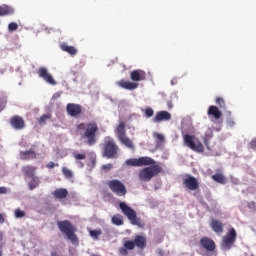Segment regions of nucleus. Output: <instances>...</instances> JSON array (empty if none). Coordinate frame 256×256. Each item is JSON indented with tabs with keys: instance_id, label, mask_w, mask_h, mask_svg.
<instances>
[{
	"instance_id": "obj_1",
	"label": "nucleus",
	"mask_w": 256,
	"mask_h": 256,
	"mask_svg": "<svg viewBox=\"0 0 256 256\" xmlns=\"http://www.w3.org/2000/svg\"><path fill=\"white\" fill-rule=\"evenodd\" d=\"M77 131L81 135V139H86L89 147L97 143V133L99 132V126L97 122L80 123L76 126Z\"/></svg>"
},
{
	"instance_id": "obj_2",
	"label": "nucleus",
	"mask_w": 256,
	"mask_h": 256,
	"mask_svg": "<svg viewBox=\"0 0 256 256\" xmlns=\"http://www.w3.org/2000/svg\"><path fill=\"white\" fill-rule=\"evenodd\" d=\"M59 231L66 235L67 239L71 241L72 245H79V238L77 237V227L69 220L57 221Z\"/></svg>"
},
{
	"instance_id": "obj_3",
	"label": "nucleus",
	"mask_w": 256,
	"mask_h": 256,
	"mask_svg": "<svg viewBox=\"0 0 256 256\" xmlns=\"http://www.w3.org/2000/svg\"><path fill=\"white\" fill-rule=\"evenodd\" d=\"M135 247H138V249H145V247H147V238H145V236L137 235L134 240L125 241L123 247L118 249V253L119 255L127 256L129 255V251H133Z\"/></svg>"
},
{
	"instance_id": "obj_4",
	"label": "nucleus",
	"mask_w": 256,
	"mask_h": 256,
	"mask_svg": "<svg viewBox=\"0 0 256 256\" xmlns=\"http://www.w3.org/2000/svg\"><path fill=\"white\" fill-rule=\"evenodd\" d=\"M119 151V145H117L115 139L110 136L104 138L102 156L106 157V159H117L119 157Z\"/></svg>"
},
{
	"instance_id": "obj_5",
	"label": "nucleus",
	"mask_w": 256,
	"mask_h": 256,
	"mask_svg": "<svg viewBox=\"0 0 256 256\" xmlns=\"http://www.w3.org/2000/svg\"><path fill=\"white\" fill-rule=\"evenodd\" d=\"M119 207L123 215L130 221L131 225H136L139 229H145V222H143L140 217H137V212L133 208L125 202H120Z\"/></svg>"
},
{
	"instance_id": "obj_6",
	"label": "nucleus",
	"mask_w": 256,
	"mask_h": 256,
	"mask_svg": "<svg viewBox=\"0 0 256 256\" xmlns=\"http://www.w3.org/2000/svg\"><path fill=\"white\" fill-rule=\"evenodd\" d=\"M159 173H163L161 165H152L141 169L138 173V179L144 183L151 181L153 177H157Z\"/></svg>"
},
{
	"instance_id": "obj_7",
	"label": "nucleus",
	"mask_w": 256,
	"mask_h": 256,
	"mask_svg": "<svg viewBox=\"0 0 256 256\" xmlns=\"http://www.w3.org/2000/svg\"><path fill=\"white\" fill-rule=\"evenodd\" d=\"M115 133L117 135V139L120 141L122 145H124V147H127V149H135V144L129 137H127L125 122H120L118 124V126L115 129Z\"/></svg>"
},
{
	"instance_id": "obj_8",
	"label": "nucleus",
	"mask_w": 256,
	"mask_h": 256,
	"mask_svg": "<svg viewBox=\"0 0 256 256\" xmlns=\"http://www.w3.org/2000/svg\"><path fill=\"white\" fill-rule=\"evenodd\" d=\"M184 145L191 149V151H195V153H204L205 146L201 143L197 137L190 134H183Z\"/></svg>"
},
{
	"instance_id": "obj_9",
	"label": "nucleus",
	"mask_w": 256,
	"mask_h": 256,
	"mask_svg": "<svg viewBox=\"0 0 256 256\" xmlns=\"http://www.w3.org/2000/svg\"><path fill=\"white\" fill-rule=\"evenodd\" d=\"M125 163L128 167H149V165L153 167V165H159L153 158L149 156H142L140 158H130L126 160Z\"/></svg>"
},
{
	"instance_id": "obj_10",
	"label": "nucleus",
	"mask_w": 256,
	"mask_h": 256,
	"mask_svg": "<svg viewBox=\"0 0 256 256\" xmlns=\"http://www.w3.org/2000/svg\"><path fill=\"white\" fill-rule=\"evenodd\" d=\"M107 186L109 187L110 191L115 193V195L118 197H125L127 195V188L125 187V184L121 182V180H110L107 182Z\"/></svg>"
},
{
	"instance_id": "obj_11",
	"label": "nucleus",
	"mask_w": 256,
	"mask_h": 256,
	"mask_svg": "<svg viewBox=\"0 0 256 256\" xmlns=\"http://www.w3.org/2000/svg\"><path fill=\"white\" fill-rule=\"evenodd\" d=\"M237 241V231L235 228H230L227 234L222 239L221 247L224 251H229L233 247V243Z\"/></svg>"
},
{
	"instance_id": "obj_12",
	"label": "nucleus",
	"mask_w": 256,
	"mask_h": 256,
	"mask_svg": "<svg viewBox=\"0 0 256 256\" xmlns=\"http://www.w3.org/2000/svg\"><path fill=\"white\" fill-rule=\"evenodd\" d=\"M37 75L49 85H57V81H55V79L53 78V75L49 73V70H47V68L40 67L37 71Z\"/></svg>"
},
{
	"instance_id": "obj_13",
	"label": "nucleus",
	"mask_w": 256,
	"mask_h": 256,
	"mask_svg": "<svg viewBox=\"0 0 256 256\" xmlns=\"http://www.w3.org/2000/svg\"><path fill=\"white\" fill-rule=\"evenodd\" d=\"M10 125L16 131L25 129V119L19 115L12 116L10 118Z\"/></svg>"
},
{
	"instance_id": "obj_14",
	"label": "nucleus",
	"mask_w": 256,
	"mask_h": 256,
	"mask_svg": "<svg viewBox=\"0 0 256 256\" xmlns=\"http://www.w3.org/2000/svg\"><path fill=\"white\" fill-rule=\"evenodd\" d=\"M183 185L189 191H197L199 189V181L194 176L188 175L187 178L183 179Z\"/></svg>"
},
{
	"instance_id": "obj_15",
	"label": "nucleus",
	"mask_w": 256,
	"mask_h": 256,
	"mask_svg": "<svg viewBox=\"0 0 256 256\" xmlns=\"http://www.w3.org/2000/svg\"><path fill=\"white\" fill-rule=\"evenodd\" d=\"M131 81L134 83H139V81H145L147 79V73L144 70L136 69L130 73Z\"/></svg>"
},
{
	"instance_id": "obj_16",
	"label": "nucleus",
	"mask_w": 256,
	"mask_h": 256,
	"mask_svg": "<svg viewBox=\"0 0 256 256\" xmlns=\"http://www.w3.org/2000/svg\"><path fill=\"white\" fill-rule=\"evenodd\" d=\"M66 111L70 117H77L78 115H81L83 113V108L79 104H67Z\"/></svg>"
},
{
	"instance_id": "obj_17",
	"label": "nucleus",
	"mask_w": 256,
	"mask_h": 256,
	"mask_svg": "<svg viewBox=\"0 0 256 256\" xmlns=\"http://www.w3.org/2000/svg\"><path fill=\"white\" fill-rule=\"evenodd\" d=\"M200 245L205 249L206 251H215V241L211 238L202 237L200 239Z\"/></svg>"
},
{
	"instance_id": "obj_18",
	"label": "nucleus",
	"mask_w": 256,
	"mask_h": 256,
	"mask_svg": "<svg viewBox=\"0 0 256 256\" xmlns=\"http://www.w3.org/2000/svg\"><path fill=\"white\" fill-rule=\"evenodd\" d=\"M118 87H121L122 89H126L128 91H134V89H137L139 87V83L137 82H129L125 80H120L117 82Z\"/></svg>"
},
{
	"instance_id": "obj_19",
	"label": "nucleus",
	"mask_w": 256,
	"mask_h": 256,
	"mask_svg": "<svg viewBox=\"0 0 256 256\" xmlns=\"http://www.w3.org/2000/svg\"><path fill=\"white\" fill-rule=\"evenodd\" d=\"M171 113L167 111H159L156 113L153 121L154 123H161L162 121H170Z\"/></svg>"
},
{
	"instance_id": "obj_20",
	"label": "nucleus",
	"mask_w": 256,
	"mask_h": 256,
	"mask_svg": "<svg viewBox=\"0 0 256 256\" xmlns=\"http://www.w3.org/2000/svg\"><path fill=\"white\" fill-rule=\"evenodd\" d=\"M20 159L22 161H31L33 159H37V152L34 150H26L20 152Z\"/></svg>"
},
{
	"instance_id": "obj_21",
	"label": "nucleus",
	"mask_w": 256,
	"mask_h": 256,
	"mask_svg": "<svg viewBox=\"0 0 256 256\" xmlns=\"http://www.w3.org/2000/svg\"><path fill=\"white\" fill-rule=\"evenodd\" d=\"M208 117H213L216 120L221 119L223 117V113L217 106H210L207 111Z\"/></svg>"
},
{
	"instance_id": "obj_22",
	"label": "nucleus",
	"mask_w": 256,
	"mask_h": 256,
	"mask_svg": "<svg viewBox=\"0 0 256 256\" xmlns=\"http://www.w3.org/2000/svg\"><path fill=\"white\" fill-rule=\"evenodd\" d=\"M213 139V130L208 128L203 136V142L208 151H211V145H209V140Z\"/></svg>"
},
{
	"instance_id": "obj_23",
	"label": "nucleus",
	"mask_w": 256,
	"mask_h": 256,
	"mask_svg": "<svg viewBox=\"0 0 256 256\" xmlns=\"http://www.w3.org/2000/svg\"><path fill=\"white\" fill-rule=\"evenodd\" d=\"M36 171H37V167H35V166L26 165V166L22 167V173H24V175L26 177H28L29 179H31V177L35 176Z\"/></svg>"
},
{
	"instance_id": "obj_24",
	"label": "nucleus",
	"mask_w": 256,
	"mask_h": 256,
	"mask_svg": "<svg viewBox=\"0 0 256 256\" xmlns=\"http://www.w3.org/2000/svg\"><path fill=\"white\" fill-rule=\"evenodd\" d=\"M55 199H66L67 195H69V191L65 188H58L52 193Z\"/></svg>"
},
{
	"instance_id": "obj_25",
	"label": "nucleus",
	"mask_w": 256,
	"mask_h": 256,
	"mask_svg": "<svg viewBox=\"0 0 256 256\" xmlns=\"http://www.w3.org/2000/svg\"><path fill=\"white\" fill-rule=\"evenodd\" d=\"M211 228L213 229L214 233H223V222L213 219L211 221Z\"/></svg>"
},
{
	"instance_id": "obj_26",
	"label": "nucleus",
	"mask_w": 256,
	"mask_h": 256,
	"mask_svg": "<svg viewBox=\"0 0 256 256\" xmlns=\"http://www.w3.org/2000/svg\"><path fill=\"white\" fill-rule=\"evenodd\" d=\"M13 13H15V9H13V7L7 5L0 6V17L13 15Z\"/></svg>"
},
{
	"instance_id": "obj_27",
	"label": "nucleus",
	"mask_w": 256,
	"mask_h": 256,
	"mask_svg": "<svg viewBox=\"0 0 256 256\" xmlns=\"http://www.w3.org/2000/svg\"><path fill=\"white\" fill-rule=\"evenodd\" d=\"M212 179L216 183H220V185H225V183H227V178H225V176L220 173H216V174L212 175Z\"/></svg>"
},
{
	"instance_id": "obj_28",
	"label": "nucleus",
	"mask_w": 256,
	"mask_h": 256,
	"mask_svg": "<svg viewBox=\"0 0 256 256\" xmlns=\"http://www.w3.org/2000/svg\"><path fill=\"white\" fill-rule=\"evenodd\" d=\"M111 221H112L113 225H116L117 227H121V225H123V223H124L123 215L115 214L114 216H112Z\"/></svg>"
},
{
	"instance_id": "obj_29",
	"label": "nucleus",
	"mask_w": 256,
	"mask_h": 256,
	"mask_svg": "<svg viewBox=\"0 0 256 256\" xmlns=\"http://www.w3.org/2000/svg\"><path fill=\"white\" fill-rule=\"evenodd\" d=\"M62 51L69 53V55H75L77 53V48L75 46H69L67 44H62L61 46Z\"/></svg>"
},
{
	"instance_id": "obj_30",
	"label": "nucleus",
	"mask_w": 256,
	"mask_h": 256,
	"mask_svg": "<svg viewBox=\"0 0 256 256\" xmlns=\"http://www.w3.org/2000/svg\"><path fill=\"white\" fill-rule=\"evenodd\" d=\"M30 179L31 181L29 182V189L33 191V189H36L39 186V178L34 175Z\"/></svg>"
},
{
	"instance_id": "obj_31",
	"label": "nucleus",
	"mask_w": 256,
	"mask_h": 256,
	"mask_svg": "<svg viewBox=\"0 0 256 256\" xmlns=\"http://www.w3.org/2000/svg\"><path fill=\"white\" fill-rule=\"evenodd\" d=\"M102 233H103V231L101 230V228L89 231L90 237H92V239H94L95 241H97L99 239V235H101Z\"/></svg>"
},
{
	"instance_id": "obj_32",
	"label": "nucleus",
	"mask_w": 256,
	"mask_h": 256,
	"mask_svg": "<svg viewBox=\"0 0 256 256\" xmlns=\"http://www.w3.org/2000/svg\"><path fill=\"white\" fill-rule=\"evenodd\" d=\"M51 117H52L51 113H46V114L42 115L38 119L39 125H45V123H47V121H49V119H51Z\"/></svg>"
},
{
	"instance_id": "obj_33",
	"label": "nucleus",
	"mask_w": 256,
	"mask_h": 256,
	"mask_svg": "<svg viewBox=\"0 0 256 256\" xmlns=\"http://www.w3.org/2000/svg\"><path fill=\"white\" fill-rule=\"evenodd\" d=\"M73 157H74L75 161H83V160L87 159V153H85V152H82V153L74 152Z\"/></svg>"
},
{
	"instance_id": "obj_34",
	"label": "nucleus",
	"mask_w": 256,
	"mask_h": 256,
	"mask_svg": "<svg viewBox=\"0 0 256 256\" xmlns=\"http://www.w3.org/2000/svg\"><path fill=\"white\" fill-rule=\"evenodd\" d=\"M62 174L66 179H73V171L68 169L67 167H62Z\"/></svg>"
},
{
	"instance_id": "obj_35",
	"label": "nucleus",
	"mask_w": 256,
	"mask_h": 256,
	"mask_svg": "<svg viewBox=\"0 0 256 256\" xmlns=\"http://www.w3.org/2000/svg\"><path fill=\"white\" fill-rule=\"evenodd\" d=\"M216 105L220 107V109H227V105L225 104V100L221 97L216 98Z\"/></svg>"
},
{
	"instance_id": "obj_36",
	"label": "nucleus",
	"mask_w": 256,
	"mask_h": 256,
	"mask_svg": "<svg viewBox=\"0 0 256 256\" xmlns=\"http://www.w3.org/2000/svg\"><path fill=\"white\" fill-rule=\"evenodd\" d=\"M14 215H15L16 219H21V218L25 217V211L21 210L20 208H17L14 212Z\"/></svg>"
},
{
	"instance_id": "obj_37",
	"label": "nucleus",
	"mask_w": 256,
	"mask_h": 256,
	"mask_svg": "<svg viewBox=\"0 0 256 256\" xmlns=\"http://www.w3.org/2000/svg\"><path fill=\"white\" fill-rule=\"evenodd\" d=\"M17 29H19V25L15 22H11L9 25H8V30L10 32H13V31H17Z\"/></svg>"
},
{
	"instance_id": "obj_38",
	"label": "nucleus",
	"mask_w": 256,
	"mask_h": 256,
	"mask_svg": "<svg viewBox=\"0 0 256 256\" xmlns=\"http://www.w3.org/2000/svg\"><path fill=\"white\" fill-rule=\"evenodd\" d=\"M154 137L160 143H165V136H163V134L155 133Z\"/></svg>"
},
{
	"instance_id": "obj_39",
	"label": "nucleus",
	"mask_w": 256,
	"mask_h": 256,
	"mask_svg": "<svg viewBox=\"0 0 256 256\" xmlns=\"http://www.w3.org/2000/svg\"><path fill=\"white\" fill-rule=\"evenodd\" d=\"M153 115H155V111L153 110V108H146L145 109V116L146 117H153Z\"/></svg>"
},
{
	"instance_id": "obj_40",
	"label": "nucleus",
	"mask_w": 256,
	"mask_h": 256,
	"mask_svg": "<svg viewBox=\"0 0 256 256\" xmlns=\"http://www.w3.org/2000/svg\"><path fill=\"white\" fill-rule=\"evenodd\" d=\"M102 171H111V169H113V164L108 163V164H104L101 167Z\"/></svg>"
},
{
	"instance_id": "obj_41",
	"label": "nucleus",
	"mask_w": 256,
	"mask_h": 256,
	"mask_svg": "<svg viewBox=\"0 0 256 256\" xmlns=\"http://www.w3.org/2000/svg\"><path fill=\"white\" fill-rule=\"evenodd\" d=\"M47 169H55V167H59V164H55V162H49L46 165Z\"/></svg>"
},
{
	"instance_id": "obj_42",
	"label": "nucleus",
	"mask_w": 256,
	"mask_h": 256,
	"mask_svg": "<svg viewBox=\"0 0 256 256\" xmlns=\"http://www.w3.org/2000/svg\"><path fill=\"white\" fill-rule=\"evenodd\" d=\"M226 123H227L230 127H233V125H235V120H233V118L229 117V118H227Z\"/></svg>"
},
{
	"instance_id": "obj_43",
	"label": "nucleus",
	"mask_w": 256,
	"mask_h": 256,
	"mask_svg": "<svg viewBox=\"0 0 256 256\" xmlns=\"http://www.w3.org/2000/svg\"><path fill=\"white\" fill-rule=\"evenodd\" d=\"M91 167H95L97 165V157H91L90 158Z\"/></svg>"
},
{
	"instance_id": "obj_44",
	"label": "nucleus",
	"mask_w": 256,
	"mask_h": 256,
	"mask_svg": "<svg viewBox=\"0 0 256 256\" xmlns=\"http://www.w3.org/2000/svg\"><path fill=\"white\" fill-rule=\"evenodd\" d=\"M250 149H254L256 150V139H253L251 142H250Z\"/></svg>"
},
{
	"instance_id": "obj_45",
	"label": "nucleus",
	"mask_w": 256,
	"mask_h": 256,
	"mask_svg": "<svg viewBox=\"0 0 256 256\" xmlns=\"http://www.w3.org/2000/svg\"><path fill=\"white\" fill-rule=\"evenodd\" d=\"M5 194H7V187L5 186L0 187V195H5Z\"/></svg>"
},
{
	"instance_id": "obj_46",
	"label": "nucleus",
	"mask_w": 256,
	"mask_h": 256,
	"mask_svg": "<svg viewBox=\"0 0 256 256\" xmlns=\"http://www.w3.org/2000/svg\"><path fill=\"white\" fill-rule=\"evenodd\" d=\"M5 223V215L4 214H0V224Z\"/></svg>"
},
{
	"instance_id": "obj_47",
	"label": "nucleus",
	"mask_w": 256,
	"mask_h": 256,
	"mask_svg": "<svg viewBox=\"0 0 256 256\" xmlns=\"http://www.w3.org/2000/svg\"><path fill=\"white\" fill-rule=\"evenodd\" d=\"M169 109H173V104L171 102H168Z\"/></svg>"
},
{
	"instance_id": "obj_48",
	"label": "nucleus",
	"mask_w": 256,
	"mask_h": 256,
	"mask_svg": "<svg viewBox=\"0 0 256 256\" xmlns=\"http://www.w3.org/2000/svg\"><path fill=\"white\" fill-rule=\"evenodd\" d=\"M3 241V232L0 231V242Z\"/></svg>"
},
{
	"instance_id": "obj_49",
	"label": "nucleus",
	"mask_w": 256,
	"mask_h": 256,
	"mask_svg": "<svg viewBox=\"0 0 256 256\" xmlns=\"http://www.w3.org/2000/svg\"><path fill=\"white\" fill-rule=\"evenodd\" d=\"M0 256H3V251L0 250Z\"/></svg>"
},
{
	"instance_id": "obj_50",
	"label": "nucleus",
	"mask_w": 256,
	"mask_h": 256,
	"mask_svg": "<svg viewBox=\"0 0 256 256\" xmlns=\"http://www.w3.org/2000/svg\"><path fill=\"white\" fill-rule=\"evenodd\" d=\"M90 256H99L98 254H91Z\"/></svg>"
},
{
	"instance_id": "obj_51",
	"label": "nucleus",
	"mask_w": 256,
	"mask_h": 256,
	"mask_svg": "<svg viewBox=\"0 0 256 256\" xmlns=\"http://www.w3.org/2000/svg\"><path fill=\"white\" fill-rule=\"evenodd\" d=\"M80 167H84V164H83V163H80Z\"/></svg>"
}]
</instances>
